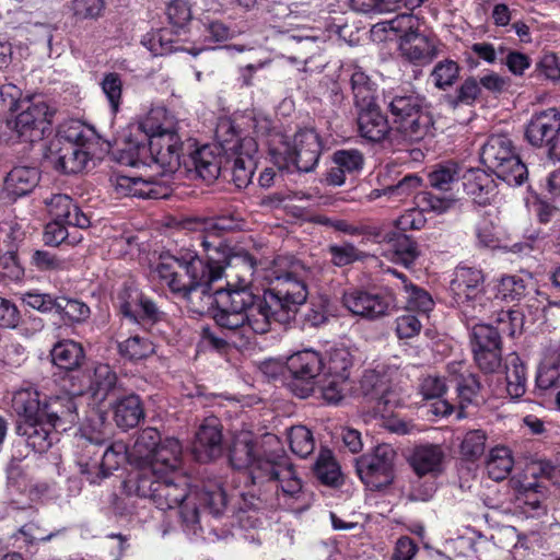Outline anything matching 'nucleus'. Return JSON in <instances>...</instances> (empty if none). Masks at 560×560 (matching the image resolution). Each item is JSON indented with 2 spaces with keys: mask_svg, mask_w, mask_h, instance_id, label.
Returning a JSON list of instances; mask_svg holds the SVG:
<instances>
[{
  "mask_svg": "<svg viewBox=\"0 0 560 560\" xmlns=\"http://www.w3.org/2000/svg\"><path fill=\"white\" fill-rule=\"evenodd\" d=\"M506 390L512 398H520L526 392V369L516 354L509 357L505 366Z\"/></svg>",
  "mask_w": 560,
  "mask_h": 560,
  "instance_id": "nucleus-37",
  "label": "nucleus"
},
{
  "mask_svg": "<svg viewBox=\"0 0 560 560\" xmlns=\"http://www.w3.org/2000/svg\"><path fill=\"white\" fill-rule=\"evenodd\" d=\"M102 91L106 95L113 112H117L121 101L122 82L118 73H106L101 82Z\"/></svg>",
  "mask_w": 560,
  "mask_h": 560,
  "instance_id": "nucleus-60",
  "label": "nucleus"
},
{
  "mask_svg": "<svg viewBox=\"0 0 560 560\" xmlns=\"http://www.w3.org/2000/svg\"><path fill=\"white\" fill-rule=\"evenodd\" d=\"M129 457L128 450L124 443H114L102 448L101 453V471L103 472V479L107 478L113 470L118 467Z\"/></svg>",
  "mask_w": 560,
  "mask_h": 560,
  "instance_id": "nucleus-45",
  "label": "nucleus"
},
{
  "mask_svg": "<svg viewBox=\"0 0 560 560\" xmlns=\"http://www.w3.org/2000/svg\"><path fill=\"white\" fill-rule=\"evenodd\" d=\"M444 452L439 445L425 444L417 446L411 456V466L418 476L440 471Z\"/></svg>",
  "mask_w": 560,
  "mask_h": 560,
  "instance_id": "nucleus-35",
  "label": "nucleus"
},
{
  "mask_svg": "<svg viewBox=\"0 0 560 560\" xmlns=\"http://www.w3.org/2000/svg\"><path fill=\"white\" fill-rule=\"evenodd\" d=\"M114 400L113 409L116 424L124 430L138 425L144 416L140 398L137 395L125 392Z\"/></svg>",
  "mask_w": 560,
  "mask_h": 560,
  "instance_id": "nucleus-31",
  "label": "nucleus"
},
{
  "mask_svg": "<svg viewBox=\"0 0 560 560\" xmlns=\"http://www.w3.org/2000/svg\"><path fill=\"white\" fill-rule=\"evenodd\" d=\"M272 272L270 288L265 290L268 302L278 307L290 320L308 296L306 278L310 270L300 260L279 259Z\"/></svg>",
  "mask_w": 560,
  "mask_h": 560,
  "instance_id": "nucleus-5",
  "label": "nucleus"
},
{
  "mask_svg": "<svg viewBox=\"0 0 560 560\" xmlns=\"http://www.w3.org/2000/svg\"><path fill=\"white\" fill-rule=\"evenodd\" d=\"M322 153V143L318 135L312 129L298 131L291 141L282 143L279 154L287 162V167L293 166L296 171L308 173L314 171Z\"/></svg>",
  "mask_w": 560,
  "mask_h": 560,
  "instance_id": "nucleus-12",
  "label": "nucleus"
},
{
  "mask_svg": "<svg viewBox=\"0 0 560 560\" xmlns=\"http://www.w3.org/2000/svg\"><path fill=\"white\" fill-rule=\"evenodd\" d=\"M104 7V0H72L70 9L78 20H86L98 18Z\"/></svg>",
  "mask_w": 560,
  "mask_h": 560,
  "instance_id": "nucleus-63",
  "label": "nucleus"
},
{
  "mask_svg": "<svg viewBox=\"0 0 560 560\" xmlns=\"http://www.w3.org/2000/svg\"><path fill=\"white\" fill-rule=\"evenodd\" d=\"M527 293L526 282L517 276L502 277L498 284V295L505 301H518Z\"/></svg>",
  "mask_w": 560,
  "mask_h": 560,
  "instance_id": "nucleus-54",
  "label": "nucleus"
},
{
  "mask_svg": "<svg viewBox=\"0 0 560 560\" xmlns=\"http://www.w3.org/2000/svg\"><path fill=\"white\" fill-rule=\"evenodd\" d=\"M420 186L421 178L415 174H408L396 183L384 186V192L388 194V198L401 200L415 192Z\"/></svg>",
  "mask_w": 560,
  "mask_h": 560,
  "instance_id": "nucleus-58",
  "label": "nucleus"
},
{
  "mask_svg": "<svg viewBox=\"0 0 560 560\" xmlns=\"http://www.w3.org/2000/svg\"><path fill=\"white\" fill-rule=\"evenodd\" d=\"M513 464L511 451L504 446H497L490 451L486 468L491 479L501 481L510 475Z\"/></svg>",
  "mask_w": 560,
  "mask_h": 560,
  "instance_id": "nucleus-38",
  "label": "nucleus"
},
{
  "mask_svg": "<svg viewBox=\"0 0 560 560\" xmlns=\"http://www.w3.org/2000/svg\"><path fill=\"white\" fill-rule=\"evenodd\" d=\"M291 451L301 456L306 457L312 454L315 442L312 432L304 425H295L289 430L288 434Z\"/></svg>",
  "mask_w": 560,
  "mask_h": 560,
  "instance_id": "nucleus-48",
  "label": "nucleus"
},
{
  "mask_svg": "<svg viewBox=\"0 0 560 560\" xmlns=\"http://www.w3.org/2000/svg\"><path fill=\"white\" fill-rule=\"evenodd\" d=\"M536 72L539 77H544L552 82L560 81V61L556 54H544L536 65Z\"/></svg>",
  "mask_w": 560,
  "mask_h": 560,
  "instance_id": "nucleus-64",
  "label": "nucleus"
},
{
  "mask_svg": "<svg viewBox=\"0 0 560 560\" xmlns=\"http://www.w3.org/2000/svg\"><path fill=\"white\" fill-rule=\"evenodd\" d=\"M148 136L149 151L152 162L161 168V175L174 174L183 166L187 173L207 183L214 182L221 171V158L210 145H202L194 151V144L186 149L179 136L161 125L150 114L140 125Z\"/></svg>",
  "mask_w": 560,
  "mask_h": 560,
  "instance_id": "nucleus-2",
  "label": "nucleus"
},
{
  "mask_svg": "<svg viewBox=\"0 0 560 560\" xmlns=\"http://www.w3.org/2000/svg\"><path fill=\"white\" fill-rule=\"evenodd\" d=\"M499 334L514 337L522 332L524 326V314L517 310L501 311L497 318Z\"/></svg>",
  "mask_w": 560,
  "mask_h": 560,
  "instance_id": "nucleus-55",
  "label": "nucleus"
},
{
  "mask_svg": "<svg viewBox=\"0 0 560 560\" xmlns=\"http://www.w3.org/2000/svg\"><path fill=\"white\" fill-rule=\"evenodd\" d=\"M460 67L452 59L439 61L432 69L430 78L435 88L446 90L455 84L459 78Z\"/></svg>",
  "mask_w": 560,
  "mask_h": 560,
  "instance_id": "nucleus-42",
  "label": "nucleus"
},
{
  "mask_svg": "<svg viewBox=\"0 0 560 560\" xmlns=\"http://www.w3.org/2000/svg\"><path fill=\"white\" fill-rule=\"evenodd\" d=\"M402 281V289L406 299V308L421 314H427L433 307V300L430 294L421 288L407 282L406 277L401 273L394 272Z\"/></svg>",
  "mask_w": 560,
  "mask_h": 560,
  "instance_id": "nucleus-39",
  "label": "nucleus"
},
{
  "mask_svg": "<svg viewBox=\"0 0 560 560\" xmlns=\"http://www.w3.org/2000/svg\"><path fill=\"white\" fill-rule=\"evenodd\" d=\"M560 113L549 108L534 116L527 125L525 136L535 147H546L551 159L560 160Z\"/></svg>",
  "mask_w": 560,
  "mask_h": 560,
  "instance_id": "nucleus-15",
  "label": "nucleus"
},
{
  "mask_svg": "<svg viewBox=\"0 0 560 560\" xmlns=\"http://www.w3.org/2000/svg\"><path fill=\"white\" fill-rule=\"evenodd\" d=\"M215 135L225 150H236L238 143L241 148H247L245 154L243 152L237 153L232 166V180L235 186L238 188L246 187L252 182L255 170V161L249 154V151L255 149L254 140L249 138L240 141L233 124L229 120H223L218 125Z\"/></svg>",
  "mask_w": 560,
  "mask_h": 560,
  "instance_id": "nucleus-13",
  "label": "nucleus"
},
{
  "mask_svg": "<svg viewBox=\"0 0 560 560\" xmlns=\"http://www.w3.org/2000/svg\"><path fill=\"white\" fill-rule=\"evenodd\" d=\"M457 200L452 197L439 196L432 192H423L420 196L419 205L424 211H431L436 214H443L452 210Z\"/></svg>",
  "mask_w": 560,
  "mask_h": 560,
  "instance_id": "nucleus-61",
  "label": "nucleus"
},
{
  "mask_svg": "<svg viewBox=\"0 0 560 560\" xmlns=\"http://www.w3.org/2000/svg\"><path fill=\"white\" fill-rule=\"evenodd\" d=\"M162 442L163 441L161 440V435L158 430L153 428L142 430L129 451L130 460L138 465L139 470L144 469V467L148 466L154 457V454Z\"/></svg>",
  "mask_w": 560,
  "mask_h": 560,
  "instance_id": "nucleus-33",
  "label": "nucleus"
},
{
  "mask_svg": "<svg viewBox=\"0 0 560 560\" xmlns=\"http://www.w3.org/2000/svg\"><path fill=\"white\" fill-rule=\"evenodd\" d=\"M120 300V312L133 322L152 325L162 317V312L155 303L138 291L125 292Z\"/></svg>",
  "mask_w": 560,
  "mask_h": 560,
  "instance_id": "nucleus-23",
  "label": "nucleus"
},
{
  "mask_svg": "<svg viewBox=\"0 0 560 560\" xmlns=\"http://www.w3.org/2000/svg\"><path fill=\"white\" fill-rule=\"evenodd\" d=\"M480 158L499 179L510 186H520L527 179V167L505 135H491L481 148Z\"/></svg>",
  "mask_w": 560,
  "mask_h": 560,
  "instance_id": "nucleus-8",
  "label": "nucleus"
},
{
  "mask_svg": "<svg viewBox=\"0 0 560 560\" xmlns=\"http://www.w3.org/2000/svg\"><path fill=\"white\" fill-rule=\"evenodd\" d=\"M118 349L122 357L130 360H141L154 352L153 343L148 338L138 335L119 342Z\"/></svg>",
  "mask_w": 560,
  "mask_h": 560,
  "instance_id": "nucleus-49",
  "label": "nucleus"
},
{
  "mask_svg": "<svg viewBox=\"0 0 560 560\" xmlns=\"http://www.w3.org/2000/svg\"><path fill=\"white\" fill-rule=\"evenodd\" d=\"M195 494L197 500H200L205 508L214 516L221 515L226 508V495L220 486L215 485L211 489H206L201 493Z\"/></svg>",
  "mask_w": 560,
  "mask_h": 560,
  "instance_id": "nucleus-59",
  "label": "nucleus"
},
{
  "mask_svg": "<svg viewBox=\"0 0 560 560\" xmlns=\"http://www.w3.org/2000/svg\"><path fill=\"white\" fill-rule=\"evenodd\" d=\"M48 211L54 220L66 222L68 225L86 229L90 226L89 217L72 202V199L62 194L54 195L45 200Z\"/></svg>",
  "mask_w": 560,
  "mask_h": 560,
  "instance_id": "nucleus-30",
  "label": "nucleus"
},
{
  "mask_svg": "<svg viewBox=\"0 0 560 560\" xmlns=\"http://www.w3.org/2000/svg\"><path fill=\"white\" fill-rule=\"evenodd\" d=\"M499 330L489 324H475L471 332L472 351L501 348Z\"/></svg>",
  "mask_w": 560,
  "mask_h": 560,
  "instance_id": "nucleus-44",
  "label": "nucleus"
},
{
  "mask_svg": "<svg viewBox=\"0 0 560 560\" xmlns=\"http://www.w3.org/2000/svg\"><path fill=\"white\" fill-rule=\"evenodd\" d=\"M351 386L348 376H330L320 386V395L327 404L337 405L348 394Z\"/></svg>",
  "mask_w": 560,
  "mask_h": 560,
  "instance_id": "nucleus-47",
  "label": "nucleus"
},
{
  "mask_svg": "<svg viewBox=\"0 0 560 560\" xmlns=\"http://www.w3.org/2000/svg\"><path fill=\"white\" fill-rule=\"evenodd\" d=\"M67 139L68 142L54 159V166L63 174H77L85 168L91 158L86 147L88 137L79 126L68 130Z\"/></svg>",
  "mask_w": 560,
  "mask_h": 560,
  "instance_id": "nucleus-17",
  "label": "nucleus"
},
{
  "mask_svg": "<svg viewBox=\"0 0 560 560\" xmlns=\"http://www.w3.org/2000/svg\"><path fill=\"white\" fill-rule=\"evenodd\" d=\"M417 20L411 14H400L390 21L392 28L401 32L399 50L407 60L417 65L431 62L439 54L434 39L419 33Z\"/></svg>",
  "mask_w": 560,
  "mask_h": 560,
  "instance_id": "nucleus-11",
  "label": "nucleus"
},
{
  "mask_svg": "<svg viewBox=\"0 0 560 560\" xmlns=\"http://www.w3.org/2000/svg\"><path fill=\"white\" fill-rule=\"evenodd\" d=\"M517 500L522 504L524 513L533 517L546 513V508L544 505L546 492L539 485L525 488L517 497Z\"/></svg>",
  "mask_w": 560,
  "mask_h": 560,
  "instance_id": "nucleus-43",
  "label": "nucleus"
},
{
  "mask_svg": "<svg viewBox=\"0 0 560 560\" xmlns=\"http://www.w3.org/2000/svg\"><path fill=\"white\" fill-rule=\"evenodd\" d=\"M52 362L60 369L71 371L77 369L83 358L84 352L81 345L74 341H63L57 343L51 350Z\"/></svg>",
  "mask_w": 560,
  "mask_h": 560,
  "instance_id": "nucleus-36",
  "label": "nucleus"
},
{
  "mask_svg": "<svg viewBox=\"0 0 560 560\" xmlns=\"http://www.w3.org/2000/svg\"><path fill=\"white\" fill-rule=\"evenodd\" d=\"M12 408L19 416L18 435L35 452L44 453L50 448L56 433L44 419L38 417V392L33 388L18 390L12 398Z\"/></svg>",
  "mask_w": 560,
  "mask_h": 560,
  "instance_id": "nucleus-7",
  "label": "nucleus"
},
{
  "mask_svg": "<svg viewBox=\"0 0 560 560\" xmlns=\"http://www.w3.org/2000/svg\"><path fill=\"white\" fill-rule=\"evenodd\" d=\"M433 126V119L429 112L421 109L393 127L401 140L413 143L424 139Z\"/></svg>",
  "mask_w": 560,
  "mask_h": 560,
  "instance_id": "nucleus-32",
  "label": "nucleus"
},
{
  "mask_svg": "<svg viewBox=\"0 0 560 560\" xmlns=\"http://www.w3.org/2000/svg\"><path fill=\"white\" fill-rule=\"evenodd\" d=\"M385 103L393 117V126L423 109V100L413 93L385 95Z\"/></svg>",
  "mask_w": 560,
  "mask_h": 560,
  "instance_id": "nucleus-34",
  "label": "nucleus"
},
{
  "mask_svg": "<svg viewBox=\"0 0 560 560\" xmlns=\"http://www.w3.org/2000/svg\"><path fill=\"white\" fill-rule=\"evenodd\" d=\"M355 395L374 402L378 411H388L398 402L396 394L389 388L387 380L376 371H366L362 375Z\"/></svg>",
  "mask_w": 560,
  "mask_h": 560,
  "instance_id": "nucleus-21",
  "label": "nucleus"
},
{
  "mask_svg": "<svg viewBox=\"0 0 560 560\" xmlns=\"http://www.w3.org/2000/svg\"><path fill=\"white\" fill-rule=\"evenodd\" d=\"M480 382L474 374H468L467 376H462L459 380H456V389L459 398V410L457 412L458 419L465 417L463 411L465 406L467 404H471L475 400L480 392Z\"/></svg>",
  "mask_w": 560,
  "mask_h": 560,
  "instance_id": "nucleus-51",
  "label": "nucleus"
},
{
  "mask_svg": "<svg viewBox=\"0 0 560 560\" xmlns=\"http://www.w3.org/2000/svg\"><path fill=\"white\" fill-rule=\"evenodd\" d=\"M252 489L244 492L242 494L245 505L248 509L260 510L267 506L270 503V497L267 494V491H278L281 489L280 483L277 486H271L267 481L258 482L254 485L252 482Z\"/></svg>",
  "mask_w": 560,
  "mask_h": 560,
  "instance_id": "nucleus-52",
  "label": "nucleus"
},
{
  "mask_svg": "<svg viewBox=\"0 0 560 560\" xmlns=\"http://www.w3.org/2000/svg\"><path fill=\"white\" fill-rule=\"evenodd\" d=\"M334 163L347 173L358 172L363 166V155L359 150H338L332 156Z\"/></svg>",
  "mask_w": 560,
  "mask_h": 560,
  "instance_id": "nucleus-62",
  "label": "nucleus"
},
{
  "mask_svg": "<svg viewBox=\"0 0 560 560\" xmlns=\"http://www.w3.org/2000/svg\"><path fill=\"white\" fill-rule=\"evenodd\" d=\"M358 108V129L360 136L374 142L383 140L388 135L390 128L381 108L375 103L359 106Z\"/></svg>",
  "mask_w": 560,
  "mask_h": 560,
  "instance_id": "nucleus-26",
  "label": "nucleus"
},
{
  "mask_svg": "<svg viewBox=\"0 0 560 560\" xmlns=\"http://www.w3.org/2000/svg\"><path fill=\"white\" fill-rule=\"evenodd\" d=\"M536 384L540 389L560 387V352L552 362L540 365Z\"/></svg>",
  "mask_w": 560,
  "mask_h": 560,
  "instance_id": "nucleus-57",
  "label": "nucleus"
},
{
  "mask_svg": "<svg viewBox=\"0 0 560 560\" xmlns=\"http://www.w3.org/2000/svg\"><path fill=\"white\" fill-rule=\"evenodd\" d=\"M192 454L201 463L213 460L223 454L222 425L217 417H208L199 425L192 443Z\"/></svg>",
  "mask_w": 560,
  "mask_h": 560,
  "instance_id": "nucleus-20",
  "label": "nucleus"
},
{
  "mask_svg": "<svg viewBox=\"0 0 560 560\" xmlns=\"http://www.w3.org/2000/svg\"><path fill=\"white\" fill-rule=\"evenodd\" d=\"M487 434L482 430L468 431L460 444V454L467 460H477L486 450Z\"/></svg>",
  "mask_w": 560,
  "mask_h": 560,
  "instance_id": "nucleus-50",
  "label": "nucleus"
},
{
  "mask_svg": "<svg viewBox=\"0 0 560 560\" xmlns=\"http://www.w3.org/2000/svg\"><path fill=\"white\" fill-rule=\"evenodd\" d=\"M39 182V173L35 167L16 166L4 178L3 198L15 200L30 194Z\"/></svg>",
  "mask_w": 560,
  "mask_h": 560,
  "instance_id": "nucleus-28",
  "label": "nucleus"
},
{
  "mask_svg": "<svg viewBox=\"0 0 560 560\" xmlns=\"http://www.w3.org/2000/svg\"><path fill=\"white\" fill-rule=\"evenodd\" d=\"M182 463V445L177 439H165L156 450L154 457L138 474L170 475L179 468Z\"/></svg>",
  "mask_w": 560,
  "mask_h": 560,
  "instance_id": "nucleus-24",
  "label": "nucleus"
},
{
  "mask_svg": "<svg viewBox=\"0 0 560 560\" xmlns=\"http://www.w3.org/2000/svg\"><path fill=\"white\" fill-rule=\"evenodd\" d=\"M130 488L141 498L149 499L158 509H179L185 530L196 534L200 529L197 495L189 493L186 481L170 475L137 474L129 480Z\"/></svg>",
  "mask_w": 560,
  "mask_h": 560,
  "instance_id": "nucleus-3",
  "label": "nucleus"
},
{
  "mask_svg": "<svg viewBox=\"0 0 560 560\" xmlns=\"http://www.w3.org/2000/svg\"><path fill=\"white\" fill-rule=\"evenodd\" d=\"M350 84L357 107L374 103V83L362 70L353 69Z\"/></svg>",
  "mask_w": 560,
  "mask_h": 560,
  "instance_id": "nucleus-41",
  "label": "nucleus"
},
{
  "mask_svg": "<svg viewBox=\"0 0 560 560\" xmlns=\"http://www.w3.org/2000/svg\"><path fill=\"white\" fill-rule=\"evenodd\" d=\"M315 475L325 485L337 487L341 481V472L330 451L324 450L315 463Z\"/></svg>",
  "mask_w": 560,
  "mask_h": 560,
  "instance_id": "nucleus-40",
  "label": "nucleus"
},
{
  "mask_svg": "<svg viewBox=\"0 0 560 560\" xmlns=\"http://www.w3.org/2000/svg\"><path fill=\"white\" fill-rule=\"evenodd\" d=\"M431 187L439 190H450L453 183L459 178V168L455 163L438 164L428 175Z\"/></svg>",
  "mask_w": 560,
  "mask_h": 560,
  "instance_id": "nucleus-46",
  "label": "nucleus"
},
{
  "mask_svg": "<svg viewBox=\"0 0 560 560\" xmlns=\"http://www.w3.org/2000/svg\"><path fill=\"white\" fill-rule=\"evenodd\" d=\"M61 316L71 322H83L90 316V307L78 300L57 298V305L55 310Z\"/></svg>",
  "mask_w": 560,
  "mask_h": 560,
  "instance_id": "nucleus-53",
  "label": "nucleus"
},
{
  "mask_svg": "<svg viewBox=\"0 0 560 560\" xmlns=\"http://www.w3.org/2000/svg\"><path fill=\"white\" fill-rule=\"evenodd\" d=\"M342 303L355 316L377 319L387 315L396 306V299L387 290L372 292L355 289L343 293Z\"/></svg>",
  "mask_w": 560,
  "mask_h": 560,
  "instance_id": "nucleus-14",
  "label": "nucleus"
},
{
  "mask_svg": "<svg viewBox=\"0 0 560 560\" xmlns=\"http://www.w3.org/2000/svg\"><path fill=\"white\" fill-rule=\"evenodd\" d=\"M256 261L248 253H240L224 261L201 258L194 250L176 256H161L155 272L173 293L188 299L197 290L208 293L211 283L225 278L226 285L213 293V319L221 328L234 331L243 327L245 313L253 305V281Z\"/></svg>",
  "mask_w": 560,
  "mask_h": 560,
  "instance_id": "nucleus-1",
  "label": "nucleus"
},
{
  "mask_svg": "<svg viewBox=\"0 0 560 560\" xmlns=\"http://www.w3.org/2000/svg\"><path fill=\"white\" fill-rule=\"evenodd\" d=\"M320 354L312 349L295 352L287 359V369L294 378L292 389L301 398L313 393L312 381L319 375L323 369Z\"/></svg>",
  "mask_w": 560,
  "mask_h": 560,
  "instance_id": "nucleus-16",
  "label": "nucleus"
},
{
  "mask_svg": "<svg viewBox=\"0 0 560 560\" xmlns=\"http://www.w3.org/2000/svg\"><path fill=\"white\" fill-rule=\"evenodd\" d=\"M268 300L265 292L262 296L257 295L253 305L245 313L246 318L243 320V327L238 329L245 331L246 328H249L255 334H266L270 330L271 320L289 322L288 316L278 307H273Z\"/></svg>",
  "mask_w": 560,
  "mask_h": 560,
  "instance_id": "nucleus-22",
  "label": "nucleus"
},
{
  "mask_svg": "<svg viewBox=\"0 0 560 560\" xmlns=\"http://www.w3.org/2000/svg\"><path fill=\"white\" fill-rule=\"evenodd\" d=\"M392 249L406 267H409L419 256V250L416 242L405 234H397L392 240Z\"/></svg>",
  "mask_w": 560,
  "mask_h": 560,
  "instance_id": "nucleus-56",
  "label": "nucleus"
},
{
  "mask_svg": "<svg viewBox=\"0 0 560 560\" xmlns=\"http://www.w3.org/2000/svg\"><path fill=\"white\" fill-rule=\"evenodd\" d=\"M78 446L80 447V453L77 463L80 468V474L85 476L90 483L101 482L103 480L100 458L102 442H94L90 438L82 436Z\"/></svg>",
  "mask_w": 560,
  "mask_h": 560,
  "instance_id": "nucleus-29",
  "label": "nucleus"
},
{
  "mask_svg": "<svg viewBox=\"0 0 560 560\" xmlns=\"http://www.w3.org/2000/svg\"><path fill=\"white\" fill-rule=\"evenodd\" d=\"M14 119L0 124V139L32 143L42 140L51 125L55 109L40 97L23 100Z\"/></svg>",
  "mask_w": 560,
  "mask_h": 560,
  "instance_id": "nucleus-6",
  "label": "nucleus"
},
{
  "mask_svg": "<svg viewBox=\"0 0 560 560\" xmlns=\"http://www.w3.org/2000/svg\"><path fill=\"white\" fill-rule=\"evenodd\" d=\"M230 462L237 469L248 468L254 485L267 481L278 487L280 483L282 493L289 497H295L302 490V481L292 464L283 457L275 460L257 456L256 444L249 433L235 436L230 447Z\"/></svg>",
  "mask_w": 560,
  "mask_h": 560,
  "instance_id": "nucleus-4",
  "label": "nucleus"
},
{
  "mask_svg": "<svg viewBox=\"0 0 560 560\" xmlns=\"http://www.w3.org/2000/svg\"><path fill=\"white\" fill-rule=\"evenodd\" d=\"M482 271L472 267H458L451 281L450 290L455 303L468 318H477L485 314L490 305L483 292Z\"/></svg>",
  "mask_w": 560,
  "mask_h": 560,
  "instance_id": "nucleus-9",
  "label": "nucleus"
},
{
  "mask_svg": "<svg viewBox=\"0 0 560 560\" xmlns=\"http://www.w3.org/2000/svg\"><path fill=\"white\" fill-rule=\"evenodd\" d=\"M38 417L55 432H65L78 421L77 404L69 395L52 396L43 401L38 397Z\"/></svg>",
  "mask_w": 560,
  "mask_h": 560,
  "instance_id": "nucleus-19",
  "label": "nucleus"
},
{
  "mask_svg": "<svg viewBox=\"0 0 560 560\" xmlns=\"http://www.w3.org/2000/svg\"><path fill=\"white\" fill-rule=\"evenodd\" d=\"M465 192L479 206L489 205L495 196V183L483 170L471 168L463 175Z\"/></svg>",
  "mask_w": 560,
  "mask_h": 560,
  "instance_id": "nucleus-27",
  "label": "nucleus"
},
{
  "mask_svg": "<svg viewBox=\"0 0 560 560\" xmlns=\"http://www.w3.org/2000/svg\"><path fill=\"white\" fill-rule=\"evenodd\" d=\"M116 373L107 364H98L90 376L89 392L94 400L104 401L118 398L125 393Z\"/></svg>",
  "mask_w": 560,
  "mask_h": 560,
  "instance_id": "nucleus-25",
  "label": "nucleus"
},
{
  "mask_svg": "<svg viewBox=\"0 0 560 560\" xmlns=\"http://www.w3.org/2000/svg\"><path fill=\"white\" fill-rule=\"evenodd\" d=\"M109 182L117 197L162 199L166 198L171 191L164 182L152 176L143 178L114 174Z\"/></svg>",
  "mask_w": 560,
  "mask_h": 560,
  "instance_id": "nucleus-18",
  "label": "nucleus"
},
{
  "mask_svg": "<svg viewBox=\"0 0 560 560\" xmlns=\"http://www.w3.org/2000/svg\"><path fill=\"white\" fill-rule=\"evenodd\" d=\"M397 454L389 444H380L371 453L355 459V469L361 481L371 490L389 486L395 476Z\"/></svg>",
  "mask_w": 560,
  "mask_h": 560,
  "instance_id": "nucleus-10",
  "label": "nucleus"
}]
</instances>
